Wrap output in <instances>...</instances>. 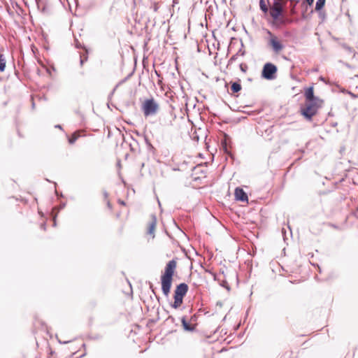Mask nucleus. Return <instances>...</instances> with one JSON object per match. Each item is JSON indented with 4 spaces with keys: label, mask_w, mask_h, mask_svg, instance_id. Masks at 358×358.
Instances as JSON below:
<instances>
[{
    "label": "nucleus",
    "mask_w": 358,
    "mask_h": 358,
    "mask_svg": "<svg viewBox=\"0 0 358 358\" xmlns=\"http://www.w3.org/2000/svg\"><path fill=\"white\" fill-rule=\"evenodd\" d=\"M176 261L174 259L169 261L166 264L164 272L161 276L162 291L166 296H169L171 291L173 276L176 268Z\"/></svg>",
    "instance_id": "nucleus-1"
},
{
    "label": "nucleus",
    "mask_w": 358,
    "mask_h": 358,
    "mask_svg": "<svg viewBox=\"0 0 358 358\" xmlns=\"http://www.w3.org/2000/svg\"><path fill=\"white\" fill-rule=\"evenodd\" d=\"M323 101H305L301 106V113L307 120H311L318 110L322 106Z\"/></svg>",
    "instance_id": "nucleus-2"
},
{
    "label": "nucleus",
    "mask_w": 358,
    "mask_h": 358,
    "mask_svg": "<svg viewBox=\"0 0 358 358\" xmlns=\"http://www.w3.org/2000/svg\"><path fill=\"white\" fill-rule=\"evenodd\" d=\"M285 2L282 0H273L272 5L269 7V15L275 22L279 20L285 12Z\"/></svg>",
    "instance_id": "nucleus-3"
},
{
    "label": "nucleus",
    "mask_w": 358,
    "mask_h": 358,
    "mask_svg": "<svg viewBox=\"0 0 358 358\" xmlns=\"http://www.w3.org/2000/svg\"><path fill=\"white\" fill-rule=\"evenodd\" d=\"M159 109V104L153 98L146 99L142 106L143 114L145 117L155 115Z\"/></svg>",
    "instance_id": "nucleus-4"
},
{
    "label": "nucleus",
    "mask_w": 358,
    "mask_h": 358,
    "mask_svg": "<svg viewBox=\"0 0 358 358\" xmlns=\"http://www.w3.org/2000/svg\"><path fill=\"white\" fill-rule=\"evenodd\" d=\"M277 67L272 63H266L262 71V77L266 80H273L275 78Z\"/></svg>",
    "instance_id": "nucleus-5"
},
{
    "label": "nucleus",
    "mask_w": 358,
    "mask_h": 358,
    "mask_svg": "<svg viewBox=\"0 0 358 358\" xmlns=\"http://www.w3.org/2000/svg\"><path fill=\"white\" fill-rule=\"evenodd\" d=\"M187 291L188 285L185 282L180 283L178 285H177L174 291V296L183 299V297L186 295Z\"/></svg>",
    "instance_id": "nucleus-6"
},
{
    "label": "nucleus",
    "mask_w": 358,
    "mask_h": 358,
    "mask_svg": "<svg viewBox=\"0 0 358 358\" xmlns=\"http://www.w3.org/2000/svg\"><path fill=\"white\" fill-rule=\"evenodd\" d=\"M305 96V101H323L317 96L314 95V89L313 87H308L304 93Z\"/></svg>",
    "instance_id": "nucleus-7"
},
{
    "label": "nucleus",
    "mask_w": 358,
    "mask_h": 358,
    "mask_svg": "<svg viewBox=\"0 0 358 358\" xmlns=\"http://www.w3.org/2000/svg\"><path fill=\"white\" fill-rule=\"evenodd\" d=\"M181 323L184 330L186 331L192 332L196 329V324L190 322L187 316H183L181 318Z\"/></svg>",
    "instance_id": "nucleus-8"
},
{
    "label": "nucleus",
    "mask_w": 358,
    "mask_h": 358,
    "mask_svg": "<svg viewBox=\"0 0 358 358\" xmlns=\"http://www.w3.org/2000/svg\"><path fill=\"white\" fill-rule=\"evenodd\" d=\"M269 44L271 45L273 51L276 53L279 52L283 49V45L275 36H272L271 38L269 40Z\"/></svg>",
    "instance_id": "nucleus-9"
},
{
    "label": "nucleus",
    "mask_w": 358,
    "mask_h": 358,
    "mask_svg": "<svg viewBox=\"0 0 358 358\" xmlns=\"http://www.w3.org/2000/svg\"><path fill=\"white\" fill-rule=\"evenodd\" d=\"M230 143H231L230 137L227 134H224V137L221 140V147H222L224 152L228 155H231V152L229 150V146Z\"/></svg>",
    "instance_id": "nucleus-10"
},
{
    "label": "nucleus",
    "mask_w": 358,
    "mask_h": 358,
    "mask_svg": "<svg viewBox=\"0 0 358 358\" xmlns=\"http://www.w3.org/2000/svg\"><path fill=\"white\" fill-rule=\"evenodd\" d=\"M235 199L240 201H248V198L247 194L241 187H236L234 192Z\"/></svg>",
    "instance_id": "nucleus-11"
},
{
    "label": "nucleus",
    "mask_w": 358,
    "mask_h": 358,
    "mask_svg": "<svg viewBox=\"0 0 358 358\" xmlns=\"http://www.w3.org/2000/svg\"><path fill=\"white\" fill-rule=\"evenodd\" d=\"M156 224H157L156 217H155V215H152V220H151L150 223L149 224V227H148V234L150 235H152V238L155 237L154 232H155V229L156 227Z\"/></svg>",
    "instance_id": "nucleus-12"
},
{
    "label": "nucleus",
    "mask_w": 358,
    "mask_h": 358,
    "mask_svg": "<svg viewBox=\"0 0 358 358\" xmlns=\"http://www.w3.org/2000/svg\"><path fill=\"white\" fill-rule=\"evenodd\" d=\"M293 22V20L285 16L284 13L281 17H280L279 20H276L275 21V23H277L279 25H285L287 24H290Z\"/></svg>",
    "instance_id": "nucleus-13"
},
{
    "label": "nucleus",
    "mask_w": 358,
    "mask_h": 358,
    "mask_svg": "<svg viewBox=\"0 0 358 358\" xmlns=\"http://www.w3.org/2000/svg\"><path fill=\"white\" fill-rule=\"evenodd\" d=\"M174 298V301L173 303H171V307L175 308V309H177L178 308L181 304L183 302V299L182 298H180V297H178V296H173Z\"/></svg>",
    "instance_id": "nucleus-14"
},
{
    "label": "nucleus",
    "mask_w": 358,
    "mask_h": 358,
    "mask_svg": "<svg viewBox=\"0 0 358 358\" xmlns=\"http://www.w3.org/2000/svg\"><path fill=\"white\" fill-rule=\"evenodd\" d=\"M241 90V85L239 82H233L231 84V90L233 93H237Z\"/></svg>",
    "instance_id": "nucleus-15"
},
{
    "label": "nucleus",
    "mask_w": 358,
    "mask_h": 358,
    "mask_svg": "<svg viewBox=\"0 0 358 358\" xmlns=\"http://www.w3.org/2000/svg\"><path fill=\"white\" fill-rule=\"evenodd\" d=\"M326 0H317L315 4V10L320 11L324 6Z\"/></svg>",
    "instance_id": "nucleus-16"
},
{
    "label": "nucleus",
    "mask_w": 358,
    "mask_h": 358,
    "mask_svg": "<svg viewBox=\"0 0 358 358\" xmlns=\"http://www.w3.org/2000/svg\"><path fill=\"white\" fill-rule=\"evenodd\" d=\"M259 6L262 11L264 13H266L269 10L268 6H266L264 0H260Z\"/></svg>",
    "instance_id": "nucleus-17"
},
{
    "label": "nucleus",
    "mask_w": 358,
    "mask_h": 358,
    "mask_svg": "<svg viewBox=\"0 0 358 358\" xmlns=\"http://www.w3.org/2000/svg\"><path fill=\"white\" fill-rule=\"evenodd\" d=\"M79 135L77 133H74L69 138V143L70 144H73L76 140L78 138Z\"/></svg>",
    "instance_id": "nucleus-18"
},
{
    "label": "nucleus",
    "mask_w": 358,
    "mask_h": 358,
    "mask_svg": "<svg viewBox=\"0 0 358 358\" xmlns=\"http://www.w3.org/2000/svg\"><path fill=\"white\" fill-rule=\"evenodd\" d=\"M342 47H343V49H345V50L348 53H350V54H351V53H352V54H353V55H355L354 50H353L351 47L348 46V45H346V44H343V45H342Z\"/></svg>",
    "instance_id": "nucleus-19"
},
{
    "label": "nucleus",
    "mask_w": 358,
    "mask_h": 358,
    "mask_svg": "<svg viewBox=\"0 0 358 358\" xmlns=\"http://www.w3.org/2000/svg\"><path fill=\"white\" fill-rule=\"evenodd\" d=\"M237 57H238V53L235 54L234 55H233L228 61V64H227V66L231 65V64H233V62H234L236 59H237Z\"/></svg>",
    "instance_id": "nucleus-20"
},
{
    "label": "nucleus",
    "mask_w": 358,
    "mask_h": 358,
    "mask_svg": "<svg viewBox=\"0 0 358 358\" xmlns=\"http://www.w3.org/2000/svg\"><path fill=\"white\" fill-rule=\"evenodd\" d=\"M240 69L243 72H245L248 69V66L245 64H240Z\"/></svg>",
    "instance_id": "nucleus-21"
},
{
    "label": "nucleus",
    "mask_w": 358,
    "mask_h": 358,
    "mask_svg": "<svg viewBox=\"0 0 358 358\" xmlns=\"http://www.w3.org/2000/svg\"><path fill=\"white\" fill-rule=\"evenodd\" d=\"M87 59V56L81 55L80 56V64L81 65Z\"/></svg>",
    "instance_id": "nucleus-22"
},
{
    "label": "nucleus",
    "mask_w": 358,
    "mask_h": 358,
    "mask_svg": "<svg viewBox=\"0 0 358 358\" xmlns=\"http://www.w3.org/2000/svg\"><path fill=\"white\" fill-rule=\"evenodd\" d=\"M196 320V315L192 316L189 320H188L190 322H195Z\"/></svg>",
    "instance_id": "nucleus-23"
},
{
    "label": "nucleus",
    "mask_w": 358,
    "mask_h": 358,
    "mask_svg": "<svg viewBox=\"0 0 358 358\" xmlns=\"http://www.w3.org/2000/svg\"><path fill=\"white\" fill-rule=\"evenodd\" d=\"M308 5L311 6L313 5L314 0H305Z\"/></svg>",
    "instance_id": "nucleus-24"
},
{
    "label": "nucleus",
    "mask_w": 358,
    "mask_h": 358,
    "mask_svg": "<svg viewBox=\"0 0 358 358\" xmlns=\"http://www.w3.org/2000/svg\"><path fill=\"white\" fill-rule=\"evenodd\" d=\"M291 13L292 14H294L295 13V4L292 6Z\"/></svg>",
    "instance_id": "nucleus-25"
},
{
    "label": "nucleus",
    "mask_w": 358,
    "mask_h": 358,
    "mask_svg": "<svg viewBox=\"0 0 358 358\" xmlns=\"http://www.w3.org/2000/svg\"><path fill=\"white\" fill-rule=\"evenodd\" d=\"M245 50H242L241 49H240L237 53H238V55L241 54L242 56H243L245 55Z\"/></svg>",
    "instance_id": "nucleus-26"
},
{
    "label": "nucleus",
    "mask_w": 358,
    "mask_h": 358,
    "mask_svg": "<svg viewBox=\"0 0 358 358\" xmlns=\"http://www.w3.org/2000/svg\"><path fill=\"white\" fill-rule=\"evenodd\" d=\"M348 93L353 98H357L358 96L355 95V94L352 93L351 92H348Z\"/></svg>",
    "instance_id": "nucleus-27"
},
{
    "label": "nucleus",
    "mask_w": 358,
    "mask_h": 358,
    "mask_svg": "<svg viewBox=\"0 0 358 358\" xmlns=\"http://www.w3.org/2000/svg\"><path fill=\"white\" fill-rule=\"evenodd\" d=\"M76 47L77 48H81V45H80V43L78 41L76 42Z\"/></svg>",
    "instance_id": "nucleus-28"
},
{
    "label": "nucleus",
    "mask_w": 358,
    "mask_h": 358,
    "mask_svg": "<svg viewBox=\"0 0 358 358\" xmlns=\"http://www.w3.org/2000/svg\"><path fill=\"white\" fill-rule=\"evenodd\" d=\"M41 228H43L44 230L45 229V224H43L41 225Z\"/></svg>",
    "instance_id": "nucleus-29"
},
{
    "label": "nucleus",
    "mask_w": 358,
    "mask_h": 358,
    "mask_svg": "<svg viewBox=\"0 0 358 358\" xmlns=\"http://www.w3.org/2000/svg\"><path fill=\"white\" fill-rule=\"evenodd\" d=\"M120 203L122 205H125V203L123 201H120Z\"/></svg>",
    "instance_id": "nucleus-30"
},
{
    "label": "nucleus",
    "mask_w": 358,
    "mask_h": 358,
    "mask_svg": "<svg viewBox=\"0 0 358 358\" xmlns=\"http://www.w3.org/2000/svg\"><path fill=\"white\" fill-rule=\"evenodd\" d=\"M55 127H57V128H59V129H61V128H62V127H61V126H60V125H59V124H58V125H56V126H55Z\"/></svg>",
    "instance_id": "nucleus-31"
},
{
    "label": "nucleus",
    "mask_w": 358,
    "mask_h": 358,
    "mask_svg": "<svg viewBox=\"0 0 358 358\" xmlns=\"http://www.w3.org/2000/svg\"><path fill=\"white\" fill-rule=\"evenodd\" d=\"M320 79H321V80L324 81V78L321 77Z\"/></svg>",
    "instance_id": "nucleus-32"
},
{
    "label": "nucleus",
    "mask_w": 358,
    "mask_h": 358,
    "mask_svg": "<svg viewBox=\"0 0 358 358\" xmlns=\"http://www.w3.org/2000/svg\"><path fill=\"white\" fill-rule=\"evenodd\" d=\"M56 224V221H55V218H54V225Z\"/></svg>",
    "instance_id": "nucleus-33"
},
{
    "label": "nucleus",
    "mask_w": 358,
    "mask_h": 358,
    "mask_svg": "<svg viewBox=\"0 0 358 358\" xmlns=\"http://www.w3.org/2000/svg\"><path fill=\"white\" fill-rule=\"evenodd\" d=\"M64 206H65V204L61 205L62 208H63Z\"/></svg>",
    "instance_id": "nucleus-34"
},
{
    "label": "nucleus",
    "mask_w": 358,
    "mask_h": 358,
    "mask_svg": "<svg viewBox=\"0 0 358 358\" xmlns=\"http://www.w3.org/2000/svg\"><path fill=\"white\" fill-rule=\"evenodd\" d=\"M64 206H65V204L61 205L62 208H63Z\"/></svg>",
    "instance_id": "nucleus-35"
},
{
    "label": "nucleus",
    "mask_w": 358,
    "mask_h": 358,
    "mask_svg": "<svg viewBox=\"0 0 358 358\" xmlns=\"http://www.w3.org/2000/svg\"><path fill=\"white\" fill-rule=\"evenodd\" d=\"M108 196V194L106 192H105V196Z\"/></svg>",
    "instance_id": "nucleus-36"
},
{
    "label": "nucleus",
    "mask_w": 358,
    "mask_h": 358,
    "mask_svg": "<svg viewBox=\"0 0 358 358\" xmlns=\"http://www.w3.org/2000/svg\"><path fill=\"white\" fill-rule=\"evenodd\" d=\"M357 210H358V207H357Z\"/></svg>",
    "instance_id": "nucleus-37"
}]
</instances>
